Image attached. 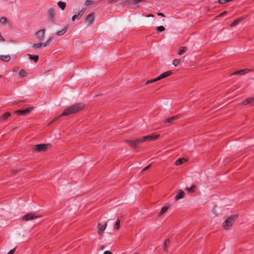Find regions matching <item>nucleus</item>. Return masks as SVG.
I'll return each instance as SVG.
<instances>
[{"label":"nucleus","mask_w":254,"mask_h":254,"mask_svg":"<svg viewBox=\"0 0 254 254\" xmlns=\"http://www.w3.org/2000/svg\"><path fill=\"white\" fill-rule=\"evenodd\" d=\"M84 107L85 105L81 103H76L70 106L69 107L65 108L61 115L55 118V119L51 123H53L55 121L59 120L62 117L69 116L70 115L75 114L82 110Z\"/></svg>","instance_id":"obj_1"},{"label":"nucleus","mask_w":254,"mask_h":254,"mask_svg":"<svg viewBox=\"0 0 254 254\" xmlns=\"http://www.w3.org/2000/svg\"><path fill=\"white\" fill-rule=\"evenodd\" d=\"M160 136V134H150L139 138H137L135 140H126L125 142L128 143L130 147L134 149L137 147L140 143L145 141L154 140L159 137Z\"/></svg>","instance_id":"obj_2"},{"label":"nucleus","mask_w":254,"mask_h":254,"mask_svg":"<svg viewBox=\"0 0 254 254\" xmlns=\"http://www.w3.org/2000/svg\"><path fill=\"white\" fill-rule=\"evenodd\" d=\"M238 216L237 214H235L230 216L228 217L223 223V227L225 230L230 228L232 225L235 222V220L237 219Z\"/></svg>","instance_id":"obj_3"},{"label":"nucleus","mask_w":254,"mask_h":254,"mask_svg":"<svg viewBox=\"0 0 254 254\" xmlns=\"http://www.w3.org/2000/svg\"><path fill=\"white\" fill-rule=\"evenodd\" d=\"M172 72L171 71H167L164 73H162L160 75H159L158 77H157V78H154L153 79H151V80H147L146 83H145V85H147V84H150V83H154L158 80H159L161 79H163V78H164L165 77H167L168 76H169V75H170L171 74H172Z\"/></svg>","instance_id":"obj_4"},{"label":"nucleus","mask_w":254,"mask_h":254,"mask_svg":"<svg viewBox=\"0 0 254 254\" xmlns=\"http://www.w3.org/2000/svg\"><path fill=\"white\" fill-rule=\"evenodd\" d=\"M124 3L127 6L132 8H135L138 7V5H137L138 3L146 1L145 0H124Z\"/></svg>","instance_id":"obj_5"},{"label":"nucleus","mask_w":254,"mask_h":254,"mask_svg":"<svg viewBox=\"0 0 254 254\" xmlns=\"http://www.w3.org/2000/svg\"><path fill=\"white\" fill-rule=\"evenodd\" d=\"M50 144H39L33 146V149L37 152H45L47 151Z\"/></svg>","instance_id":"obj_6"},{"label":"nucleus","mask_w":254,"mask_h":254,"mask_svg":"<svg viewBox=\"0 0 254 254\" xmlns=\"http://www.w3.org/2000/svg\"><path fill=\"white\" fill-rule=\"evenodd\" d=\"M33 109V107H29L24 110H18L15 111V113L18 115L26 116L28 115Z\"/></svg>","instance_id":"obj_7"},{"label":"nucleus","mask_w":254,"mask_h":254,"mask_svg":"<svg viewBox=\"0 0 254 254\" xmlns=\"http://www.w3.org/2000/svg\"><path fill=\"white\" fill-rule=\"evenodd\" d=\"M95 13L94 12H91L88 14L85 19V21L86 23H88L89 24H91L93 23L95 19Z\"/></svg>","instance_id":"obj_8"},{"label":"nucleus","mask_w":254,"mask_h":254,"mask_svg":"<svg viewBox=\"0 0 254 254\" xmlns=\"http://www.w3.org/2000/svg\"><path fill=\"white\" fill-rule=\"evenodd\" d=\"M39 217V216L35 215L34 214L29 213H27L26 215H24L22 218V220H25V221H28V220H32V219L37 218Z\"/></svg>","instance_id":"obj_9"},{"label":"nucleus","mask_w":254,"mask_h":254,"mask_svg":"<svg viewBox=\"0 0 254 254\" xmlns=\"http://www.w3.org/2000/svg\"><path fill=\"white\" fill-rule=\"evenodd\" d=\"M107 227V224L105 223L104 224H102L101 223H99L98 225V234L101 236L103 234V231L105 230Z\"/></svg>","instance_id":"obj_10"},{"label":"nucleus","mask_w":254,"mask_h":254,"mask_svg":"<svg viewBox=\"0 0 254 254\" xmlns=\"http://www.w3.org/2000/svg\"><path fill=\"white\" fill-rule=\"evenodd\" d=\"M180 117V115H176L170 118H168L164 121V123L171 124L174 122V121L178 119Z\"/></svg>","instance_id":"obj_11"},{"label":"nucleus","mask_w":254,"mask_h":254,"mask_svg":"<svg viewBox=\"0 0 254 254\" xmlns=\"http://www.w3.org/2000/svg\"><path fill=\"white\" fill-rule=\"evenodd\" d=\"M48 16L50 19V20L52 23H55V10L53 8H51L49 9L48 13Z\"/></svg>","instance_id":"obj_12"},{"label":"nucleus","mask_w":254,"mask_h":254,"mask_svg":"<svg viewBox=\"0 0 254 254\" xmlns=\"http://www.w3.org/2000/svg\"><path fill=\"white\" fill-rule=\"evenodd\" d=\"M245 19L244 17H240L235 19L232 23L230 24V26L231 27H235L240 22Z\"/></svg>","instance_id":"obj_13"},{"label":"nucleus","mask_w":254,"mask_h":254,"mask_svg":"<svg viewBox=\"0 0 254 254\" xmlns=\"http://www.w3.org/2000/svg\"><path fill=\"white\" fill-rule=\"evenodd\" d=\"M45 31V30L44 29H42V30L38 31L36 33V35L37 36V39L41 41L42 40V39L44 37V35Z\"/></svg>","instance_id":"obj_14"},{"label":"nucleus","mask_w":254,"mask_h":254,"mask_svg":"<svg viewBox=\"0 0 254 254\" xmlns=\"http://www.w3.org/2000/svg\"><path fill=\"white\" fill-rule=\"evenodd\" d=\"M185 193L182 190H180L178 194L175 196V199L178 200L180 199L183 198L184 197Z\"/></svg>","instance_id":"obj_15"},{"label":"nucleus","mask_w":254,"mask_h":254,"mask_svg":"<svg viewBox=\"0 0 254 254\" xmlns=\"http://www.w3.org/2000/svg\"><path fill=\"white\" fill-rule=\"evenodd\" d=\"M249 70L248 69H243L241 70H238L235 71L233 74H239V75H244L246 73H247Z\"/></svg>","instance_id":"obj_16"},{"label":"nucleus","mask_w":254,"mask_h":254,"mask_svg":"<svg viewBox=\"0 0 254 254\" xmlns=\"http://www.w3.org/2000/svg\"><path fill=\"white\" fill-rule=\"evenodd\" d=\"M10 57L9 55L0 56V61L1 62H8L10 60Z\"/></svg>","instance_id":"obj_17"},{"label":"nucleus","mask_w":254,"mask_h":254,"mask_svg":"<svg viewBox=\"0 0 254 254\" xmlns=\"http://www.w3.org/2000/svg\"><path fill=\"white\" fill-rule=\"evenodd\" d=\"M11 116V113L9 112H5L0 116V121H4Z\"/></svg>","instance_id":"obj_18"},{"label":"nucleus","mask_w":254,"mask_h":254,"mask_svg":"<svg viewBox=\"0 0 254 254\" xmlns=\"http://www.w3.org/2000/svg\"><path fill=\"white\" fill-rule=\"evenodd\" d=\"M254 103V98H249L245 100L243 102V104L244 105L253 104Z\"/></svg>","instance_id":"obj_19"},{"label":"nucleus","mask_w":254,"mask_h":254,"mask_svg":"<svg viewBox=\"0 0 254 254\" xmlns=\"http://www.w3.org/2000/svg\"><path fill=\"white\" fill-rule=\"evenodd\" d=\"M187 162V160L184 158H179L177 159L175 164L176 165H180Z\"/></svg>","instance_id":"obj_20"},{"label":"nucleus","mask_w":254,"mask_h":254,"mask_svg":"<svg viewBox=\"0 0 254 254\" xmlns=\"http://www.w3.org/2000/svg\"><path fill=\"white\" fill-rule=\"evenodd\" d=\"M169 206L165 205L163 206L161 209L160 212L158 214V216H161L162 215H163L164 213H165L167 210L168 209Z\"/></svg>","instance_id":"obj_21"},{"label":"nucleus","mask_w":254,"mask_h":254,"mask_svg":"<svg viewBox=\"0 0 254 254\" xmlns=\"http://www.w3.org/2000/svg\"><path fill=\"white\" fill-rule=\"evenodd\" d=\"M28 56L29 57L30 60L33 61L35 63H37L39 60V56L38 55L28 54Z\"/></svg>","instance_id":"obj_22"},{"label":"nucleus","mask_w":254,"mask_h":254,"mask_svg":"<svg viewBox=\"0 0 254 254\" xmlns=\"http://www.w3.org/2000/svg\"><path fill=\"white\" fill-rule=\"evenodd\" d=\"M66 31H67V28L65 27V28H63V29H62L61 30L58 31L57 32V35L59 36H62L65 33Z\"/></svg>","instance_id":"obj_23"},{"label":"nucleus","mask_w":254,"mask_h":254,"mask_svg":"<svg viewBox=\"0 0 254 254\" xmlns=\"http://www.w3.org/2000/svg\"><path fill=\"white\" fill-rule=\"evenodd\" d=\"M58 6L61 8L62 10H64L66 6V3L65 2L63 1H59L58 3Z\"/></svg>","instance_id":"obj_24"},{"label":"nucleus","mask_w":254,"mask_h":254,"mask_svg":"<svg viewBox=\"0 0 254 254\" xmlns=\"http://www.w3.org/2000/svg\"><path fill=\"white\" fill-rule=\"evenodd\" d=\"M19 75L20 77H25L28 75V73L23 69H21L19 71Z\"/></svg>","instance_id":"obj_25"},{"label":"nucleus","mask_w":254,"mask_h":254,"mask_svg":"<svg viewBox=\"0 0 254 254\" xmlns=\"http://www.w3.org/2000/svg\"><path fill=\"white\" fill-rule=\"evenodd\" d=\"M169 242H170V240L169 239H167L165 240V241H164V250L165 252H167L168 251L167 246L169 244Z\"/></svg>","instance_id":"obj_26"},{"label":"nucleus","mask_w":254,"mask_h":254,"mask_svg":"<svg viewBox=\"0 0 254 254\" xmlns=\"http://www.w3.org/2000/svg\"><path fill=\"white\" fill-rule=\"evenodd\" d=\"M120 227V220L118 219L116 223L114 225V229L115 230H118Z\"/></svg>","instance_id":"obj_27"},{"label":"nucleus","mask_w":254,"mask_h":254,"mask_svg":"<svg viewBox=\"0 0 254 254\" xmlns=\"http://www.w3.org/2000/svg\"><path fill=\"white\" fill-rule=\"evenodd\" d=\"M187 50V48L186 47H181V49L179 51L178 54L179 55H182Z\"/></svg>","instance_id":"obj_28"},{"label":"nucleus","mask_w":254,"mask_h":254,"mask_svg":"<svg viewBox=\"0 0 254 254\" xmlns=\"http://www.w3.org/2000/svg\"><path fill=\"white\" fill-rule=\"evenodd\" d=\"M196 188V186L195 185H192L190 188H187V190L189 192H193Z\"/></svg>","instance_id":"obj_29"},{"label":"nucleus","mask_w":254,"mask_h":254,"mask_svg":"<svg viewBox=\"0 0 254 254\" xmlns=\"http://www.w3.org/2000/svg\"><path fill=\"white\" fill-rule=\"evenodd\" d=\"M23 170V169L22 168H20V169H12L11 170V172L12 174L15 175L16 173H17L18 172H19Z\"/></svg>","instance_id":"obj_30"},{"label":"nucleus","mask_w":254,"mask_h":254,"mask_svg":"<svg viewBox=\"0 0 254 254\" xmlns=\"http://www.w3.org/2000/svg\"><path fill=\"white\" fill-rule=\"evenodd\" d=\"M180 61H181L180 59H174L173 61V64L175 66H177L179 64V63H180Z\"/></svg>","instance_id":"obj_31"},{"label":"nucleus","mask_w":254,"mask_h":254,"mask_svg":"<svg viewBox=\"0 0 254 254\" xmlns=\"http://www.w3.org/2000/svg\"><path fill=\"white\" fill-rule=\"evenodd\" d=\"M165 29V27L163 26H159L156 27V30L158 32H163Z\"/></svg>","instance_id":"obj_32"},{"label":"nucleus","mask_w":254,"mask_h":254,"mask_svg":"<svg viewBox=\"0 0 254 254\" xmlns=\"http://www.w3.org/2000/svg\"><path fill=\"white\" fill-rule=\"evenodd\" d=\"M0 22L2 24H6L8 22V20L5 17H2L0 18Z\"/></svg>","instance_id":"obj_33"},{"label":"nucleus","mask_w":254,"mask_h":254,"mask_svg":"<svg viewBox=\"0 0 254 254\" xmlns=\"http://www.w3.org/2000/svg\"><path fill=\"white\" fill-rule=\"evenodd\" d=\"M52 40H53V37H52L49 38V39L44 44V47H46L47 46H49L50 44V43H51V41H52Z\"/></svg>","instance_id":"obj_34"},{"label":"nucleus","mask_w":254,"mask_h":254,"mask_svg":"<svg viewBox=\"0 0 254 254\" xmlns=\"http://www.w3.org/2000/svg\"><path fill=\"white\" fill-rule=\"evenodd\" d=\"M85 11V9H82L78 14V19H79L84 14Z\"/></svg>","instance_id":"obj_35"},{"label":"nucleus","mask_w":254,"mask_h":254,"mask_svg":"<svg viewBox=\"0 0 254 254\" xmlns=\"http://www.w3.org/2000/svg\"><path fill=\"white\" fill-rule=\"evenodd\" d=\"M42 44L41 43H39L37 44H35L33 45V47L35 48H40L42 47Z\"/></svg>","instance_id":"obj_36"},{"label":"nucleus","mask_w":254,"mask_h":254,"mask_svg":"<svg viewBox=\"0 0 254 254\" xmlns=\"http://www.w3.org/2000/svg\"><path fill=\"white\" fill-rule=\"evenodd\" d=\"M93 3V1L90 0H86L85 2V5L87 6Z\"/></svg>","instance_id":"obj_37"},{"label":"nucleus","mask_w":254,"mask_h":254,"mask_svg":"<svg viewBox=\"0 0 254 254\" xmlns=\"http://www.w3.org/2000/svg\"><path fill=\"white\" fill-rule=\"evenodd\" d=\"M16 247H15L13 249L9 251V252L7 253V254H13L14 253V252L16 250Z\"/></svg>","instance_id":"obj_38"},{"label":"nucleus","mask_w":254,"mask_h":254,"mask_svg":"<svg viewBox=\"0 0 254 254\" xmlns=\"http://www.w3.org/2000/svg\"><path fill=\"white\" fill-rule=\"evenodd\" d=\"M151 166V164H150L149 165H148V166H147L146 167H145L142 171V172H144L146 170H147V169H148L150 166Z\"/></svg>","instance_id":"obj_39"},{"label":"nucleus","mask_w":254,"mask_h":254,"mask_svg":"<svg viewBox=\"0 0 254 254\" xmlns=\"http://www.w3.org/2000/svg\"><path fill=\"white\" fill-rule=\"evenodd\" d=\"M77 17L78 18V15L74 14L72 16V20L74 21Z\"/></svg>","instance_id":"obj_40"},{"label":"nucleus","mask_w":254,"mask_h":254,"mask_svg":"<svg viewBox=\"0 0 254 254\" xmlns=\"http://www.w3.org/2000/svg\"><path fill=\"white\" fill-rule=\"evenodd\" d=\"M23 101H15V102H13L12 103V104L14 105V104H19L21 102H22Z\"/></svg>","instance_id":"obj_41"},{"label":"nucleus","mask_w":254,"mask_h":254,"mask_svg":"<svg viewBox=\"0 0 254 254\" xmlns=\"http://www.w3.org/2000/svg\"><path fill=\"white\" fill-rule=\"evenodd\" d=\"M226 13H227L226 11H223V12H222L220 14H219V16H222L223 15H224Z\"/></svg>","instance_id":"obj_42"},{"label":"nucleus","mask_w":254,"mask_h":254,"mask_svg":"<svg viewBox=\"0 0 254 254\" xmlns=\"http://www.w3.org/2000/svg\"><path fill=\"white\" fill-rule=\"evenodd\" d=\"M104 254H112L109 251H106L104 252Z\"/></svg>","instance_id":"obj_43"},{"label":"nucleus","mask_w":254,"mask_h":254,"mask_svg":"<svg viewBox=\"0 0 254 254\" xmlns=\"http://www.w3.org/2000/svg\"><path fill=\"white\" fill-rule=\"evenodd\" d=\"M157 14L158 15H159V16H163V17H165V15H164V14L163 13L159 12V13H157Z\"/></svg>","instance_id":"obj_44"},{"label":"nucleus","mask_w":254,"mask_h":254,"mask_svg":"<svg viewBox=\"0 0 254 254\" xmlns=\"http://www.w3.org/2000/svg\"><path fill=\"white\" fill-rule=\"evenodd\" d=\"M120 0H109V2H112L113 1L118 2Z\"/></svg>","instance_id":"obj_45"},{"label":"nucleus","mask_w":254,"mask_h":254,"mask_svg":"<svg viewBox=\"0 0 254 254\" xmlns=\"http://www.w3.org/2000/svg\"><path fill=\"white\" fill-rule=\"evenodd\" d=\"M148 17H154V15L153 14H149L148 16Z\"/></svg>","instance_id":"obj_46"},{"label":"nucleus","mask_w":254,"mask_h":254,"mask_svg":"<svg viewBox=\"0 0 254 254\" xmlns=\"http://www.w3.org/2000/svg\"><path fill=\"white\" fill-rule=\"evenodd\" d=\"M104 247H101V250H103V249H104Z\"/></svg>","instance_id":"obj_47"},{"label":"nucleus","mask_w":254,"mask_h":254,"mask_svg":"<svg viewBox=\"0 0 254 254\" xmlns=\"http://www.w3.org/2000/svg\"><path fill=\"white\" fill-rule=\"evenodd\" d=\"M1 76L0 75V78L1 77Z\"/></svg>","instance_id":"obj_48"}]
</instances>
